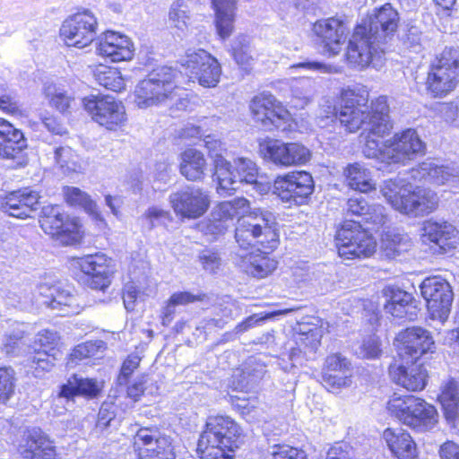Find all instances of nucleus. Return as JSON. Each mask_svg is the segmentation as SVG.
I'll use <instances>...</instances> for the list:
<instances>
[{
	"label": "nucleus",
	"mask_w": 459,
	"mask_h": 459,
	"mask_svg": "<svg viewBox=\"0 0 459 459\" xmlns=\"http://www.w3.org/2000/svg\"><path fill=\"white\" fill-rule=\"evenodd\" d=\"M368 125L369 133L365 135L363 147L367 158L377 159L388 164H405L424 152V143L413 129H407L390 140L381 142L393 128L385 97L376 100Z\"/></svg>",
	"instance_id": "f257e3e1"
},
{
	"label": "nucleus",
	"mask_w": 459,
	"mask_h": 459,
	"mask_svg": "<svg viewBox=\"0 0 459 459\" xmlns=\"http://www.w3.org/2000/svg\"><path fill=\"white\" fill-rule=\"evenodd\" d=\"M399 20L398 12L390 4L376 9L355 28L345 54L347 61L359 69L368 65L380 68L384 63L380 44L394 35Z\"/></svg>",
	"instance_id": "f03ea898"
},
{
	"label": "nucleus",
	"mask_w": 459,
	"mask_h": 459,
	"mask_svg": "<svg viewBox=\"0 0 459 459\" xmlns=\"http://www.w3.org/2000/svg\"><path fill=\"white\" fill-rule=\"evenodd\" d=\"M241 429L229 416H210L198 440L201 459H232L230 455L240 444Z\"/></svg>",
	"instance_id": "7ed1b4c3"
},
{
	"label": "nucleus",
	"mask_w": 459,
	"mask_h": 459,
	"mask_svg": "<svg viewBox=\"0 0 459 459\" xmlns=\"http://www.w3.org/2000/svg\"><path fill=\"white\" fill-rule=\"evenodd\" d=\"M275 217L266 210L255 209L238 219L235 239L239 251L259 245L265 250H274L279 244L275 230Z\"/></svg>",
	"instance_id": "20e7f679"
},
{
	"label": "nucleus",
	"mask_w": 459,
	"mask_h": 459,
	"mask_svg": "<svg viewBox=\"0 0 459 459\" xmlns=\"http://www.w3.org/2000/svg\"><path fill=\"white\" fill-rule=\"evenodd\" d=\"M178 73L163 66L142 80L134 90V102L140 108L167 104L179 97L177 85Z\"/></svg>",
	"instance_id": "39448f33"
},
{
	"label": "nucleus",
	"mask_w": 459,
	"mask_h": 459,
	"mask_svg": "<svg viewBox=\"0 0 459 459\" xmlns=\"http://www.w3.org/2000/svg\"><path fill=\"white\" fill-rule=\"evenodd\" d=\"M214 176L218 180V189L229 194L238 188V184L243 183L254 185L260 193L269 190L267 184L259 181L256 164L247 158L238 157L231 163L224 157L217 155Z\"/></svg>",
	"instance_id": "423d86ee"
},
{
	"label": "nucleus",
	"mask_w": 459,
	"mask_h": 459,
	"mask_svg": "<svg viewBox=\"0 0 459 459\" xmlns=\"http://www.w3.org/2000/svg\"><path fill=\"white\" fill-rule=\"evenodd\" d=\"M459 78V48H446L433 61L427 78V90L434 98L453 91Z\"/></svg>",
	"instance_id": "0eeeda50"
},
{
	"label": "nucleus",
	"mask_w": 459,
	"mask_h": 459,
	"mask_svg": "<svg viewBox=\"0 0 459 459\" xmlns=\"http://www.w3.org/2000/svg\"><path fill=\"white\" fill-rule=\"evenodd\" d=\"M338 254L345 259L369 257L377 250V241L360 221L347 220L335 236Z\"/></svg>",
	"instance_id": "6e6552de"
},
{
	"label": "nucleus",
	"mask_w": 459,
	"mask_h": 459,
	"mask_svg": "<svg viewBox=\"0 0 459 459\" xmlns=\"http://www.w3.org/2000/svg\"><path fill=\"white\" fill-rule=\"evenodd\" d=\"M368 99V94L365 91L361 93L351 89L342 91L340 108L335 113V117L346 132L355 133L366 125L367 134L369 133L368 124L376 100L372 102L369 110Z\"/></svg>",
	"instance_id": "1a4fd4ad"
},
{
	"label": "nucleus",
	"mask_w": 459,
	"mask_h": 459,
	"mask_svg": "<svg viewBox=\"0 0 459 459\" xmlns=\"http://www.w3.org/2000/svg\"><path fill=\"white\" fill-rule=\"evenodd\" d=\"M82 106L93 121L108 130H117L126 121L124 105L109 95L85 97Z\"/></svg>",
	"instance_id": "9d476101"
},
{
	"label": "nucleus",
	"mask_w": 459,
	"mask_h": 459,
	"mask_svg": "<svg viewBox=\"0 0 459 459\" xmlns=\"http://www.w3.org/2000/svg\"><path fill=\"white\" fill-rule=\"evenodd\" d=\"M98 21L89 10L78 12L65 19L60 28V36L68 47L83 48L97 34Z\"/></svg>",
	"instance_id": "9b49d317"
},
{
	"label": "nucleus",
	"mask_w": 459,
	"mask_h": 459,
	"mask_svg": "<svg viewBox=\"0 0 459 459\" xmlns=\"http://www.w3.org/2000/svg\"><path fill=\"white\" fill-rule=\"evenodd\" d=\"M394 345L399 358L405 361L418 360L436 350L430 332L420 326L408 327L401 331L395 337Z\"/></svg>",
	"instance_id": "f8f14e48"
},
{
	"label": "nucleus",
	"mask_w": 459,
	"mask_h": 459,
	"mask_svg": "<svg viewBox=\"0 0 459 459\" xmlns=\"http://www.w3.org/2000/svg\"><path fill=\"white\" fill-rule=\"evenodd\" d=\"M312 176L306 171H292L279 176L273 182V193L290 205H299L314 191Z\"/></svg>",
	"instance_id": "ddd939ff"
},
{
	"label": "nucleus",
	"mask_w": 459,
	"mask_h": 459,
	"mask_svg": "<svg viewBox=\"0 0 459 459\" xmlns=\"http://www.w3.org/2000/svg\"><path fill=\"white\" fill-rule=\"evenodd\" d=\"M185 73L192 79H196L200 85L206 88L215 87L221 74L217 59L204 49L187 52L182 60Z\"/></svg>",
	"instance_id": "4468645a"
},
{
	"label": "nucleus",
	"mask_w": 459,
	"mask_h": 459,
	"mask_svg": "<svg viewBox=\"0 0 459 459\" xmlns=\"http://www.w3.org/2000/svg\"><path fill=\"white\" fill-rule=\"evenodd\" d=\"M421 294L427 301L432 319L444 323L448 318L453 301V291L449 283L440 277H430L423 281Z\"/></svg>",
	"instance_id": "2eb2a0df"
},
{
	"label": "nucleus",
	"mask_w": 459,
	"mask_h": 459,
	"mask_svg": "<svg viewBox=\"0 0 459 459\" xmlns=\"http://www.w3.org/2000/svg\"><path fill=\"white\" fill-rule=\"evenodd\" d=\"M175 213L182 218L197 219L208 210L211 198L209 193L198 186H186L169 195Z\"/></svg>",
	"instance_id": "dca6fc26"
},
{
	"label": "nucleus",
	"mask_w": 459,
	"mask_h": 459,
	"mask_svg": "<svg viewBox=\"0 0 459 459\" xmlns=\"http://www.w3.org/2000/svg\"><path fill=\"white\" fill-rule=\"evenodd\" d=\"M139 459H175L170 438L156 429L142 428L134 437Z\"/></svg>",
	"instance_id": "f3484780"
},
{
	"label": "nucleus",
	"mask_w": 459,
	"mask_h": 459,
	"mask_svg": "<svg viewBox=\"0 0 459 459\" xmlns=\"http://www.w3.org/2000/svg\"><path fill=\"white\" fill-rule=\"evenodd\" d=\"M39 293L45 298L44 304L51 309L56 310L59 316H73L82 311V307L79 302V298L74 294L73 288L68 285L42 284L39 287Z\"/></svg>",
	"instance_id": "a211bd4d"
},
{
	"label": "nucleus",
	"mask_w": 459,
	"mask_h": 459,
	"mask_svg": "<svg viewBox=\"0 0 459 459\" xmlns=\"http://www.w3.org/2000/svg\"><path fill=\"white\" fill-rule=\"evenodd\" d=\"M96 52L111 62L129 61L134 55L132 39L121 33L107 30L97 39Z\"/></svg>",
	"instance_id": "6ab92c4d"
},
{
	"label": "nucleus",
	"mask_w": 459,
	"mask_h": 459,
	"mask_svg": "<svg viewBox=\"0 0 459 459\" xmlns=\"http://www.w3.org/2000/svg\"><path fill=\"white\" fill-rule=\"evenodd\" d=\"M76 265L85 274V281L90 288L104 290L109 286V259L106 255L96 253L79 257Z\"/></svg>",
	"instance_id": "aec40b11"
},
{
	"label": "nucleus",
	"mask_w": 459,
	"mask_h": 459,
	"mask_svg": "<svg viewBox=\"0 0 459 459\" xmlns=\"http://www.w3.org/2000/svg\"><path fill=\"white\" fill-rule=\"evenodd\" d=\"M39 195L30 188H22L0 197V210L10 216L24 219L38 210Z\"/></svg>",
	"instance_id": "412c9836"
},
{
	"label": "nucleus",
	"mask_w": 459,
	"mask_h": 459,
	"mask_svg": "<svg viewBox=\"0 0 459 459\" xmlns=\"http://www.w3.org/2000/svg\"><path fill=\"white\" fill-rule=\"evenodd\" d=\"M389 375L393 382L410 392L423 390L429 377L424 365L417 363V360L410 361L408 365L396 362L390 365Z\"/></svg>",
	"instance_id": "4be33fe9"
},
{
	"label": "nucleus",
	"mask_w": 459,
	"mask_h": 459,
	"mask_svg": "<svg viewBox=\"0 0 459 459\" xmlns=\"http://www.w3.org/2000/svg\"><path fill=\"white\" fill-rule=\"evenodd\" d=\"M314 31L322 39L325 51L335 56L341 51L342 45L346 40L349 28L344 19L331 17L316 22Z\"/></svg>",
	"instance_id": "5701e85b"
},
{
	"label": "nucleus",
	"mask_w": 459,
	"mask_h": 459,
	"mask_svg": "<svg viewBox=\"0 0 459 459\" xmlns=\"http://www.w3.org/2000/svg\"><path fill=\"white\" fill-rule=\"evenodd\" d=\"M411 178L434 185L456 184L459 192V166L438 165L432 160H427L411 171Z\"/></svg>",
	"instance_id": "b1692460"
},
{
	"label": "nucleus",
	"mask_w": 459,
	"mask_h": 459,
	"mask_svg": "<svg viewBox=\"0 0 459 459\" xmlns=\"http://www.w3.org/2000/svg\"><path fill=\"white\" fill-rule=\"evenodd\" d=\"M272 251L265 248L253 252L238 251L235 254L234 263L244 273L255 278H264L277 267V262L268 255Z\"/></svg>",
	"instance_id": "393cba45"
},
{
	"label": "nucleus",
	"mask_w": 459,
	"mask_h": 459,
	"mask_svg": "<svg viewBox=\"0 0 459 459\" xmlns=\"http://www.w3.org/2000/svg\"><path fill=\"white\" fill-rule=\"evenodd\" d=\"M438 198L436 193L428 188L411 186L405 204L400 203V208L407 215L423 216L432 212L437 207Z\"/></svg>",
	"instance_id": "a878e982"
},
{
	"label": "nucleus",
	"mask_w": 459,
	"mask_h": 459,
	"mask_svg": "<svg viewBox=\"0 0 459 459\" xmlns=\"http://www.w3.org/2000/svg\"><path fill=\"white\" fill-rule=\"evenodd\" d=\"M26 147V140L21 130L0 118V159H15Z\"/></svg>",
	"instance_id": "bb28decb"
},
{
	"label": "nucleus",
	"mask_w": 459,
	"mask_h": 459,
	"mask_svg": "<svg viewBox=\"0 0 459 459\" xmlns=\"http://www.w3.org/2000/svg\"><path fill=\"white\" fill-rule=\"evenodd\" d=\"M423 238L435 243L443 251L453 248L457 243V230L446 221H427L422 228Z\"/></svg>",
	"instance_id": "cd10ccee"
},
{
	"label": "nucleus",
	"mask_w": 459,
	"mask_h": 459,
	"mask_svg": "<svg viewBox=\"0 0 459 459\" xmlns=\"http://www.w3.org/2000/svg\"><path fill=\"white\" fill-rule=\"evenodd\" d=\"M383 436L388 447L398 459H417L416 444L409 433L401 429H387Z\"/></svg>",
	"instance_id": "c85d7f7f"
},
{
	"label": "nucleus",
	"mask_w": 459,
	"mask_h": 459,
	"mask_svg": "<svg viewBox=\"0 0 459 459\" xmlns=\"http://www.w3.org/2000/svg\"><path fill=\"white\" fill-rule=\"evenodd\" d=\"M102 388L103 383L100 381L74 375L69 377L66 384L62 385L59 397L68 400L76 395L94 398L101 392Z\"/></svg>",
	"instance_id": "c756f323"
},
{
	"label": "nucleus",
	"mask_w": 459,
	"mask_h": 459,
	"mask_svg": "<svg viewBox=\"0 0 459 459\" xmlns=\"http://www.w3.org/2000/svg\"><path fill=\"white\" fill-rule=\"evenodd\" d=\"M422 399L414 395L394 396L388 403L386 409L388 412L395 417L399 421L408 426L417 422V420L411 416L415 411L421 410Z\"/></svg>",
	"instance_id": "7c9ffc66"
},
{
	"label": "nucleus",
	"mask_w": 459,
	"mask_h": 459,
	"mask_svg": "<svg viewBox=\"0 0 459 459\" xmlns=\"http://www.w3.org/2000/svg\"><path fill=\"white\" fill-rule=\"evenodd\" d=\"M215 25L221 38H229L234 29L236 0H212Z\"/></svg>",
	"instance_id": "2f4dec72"
},
{
	"label": "nucleus",
	"mask_w": 459,
	"mask_h": 459,
	"mask_svg": "<svg viewBox=\"0 0 459 459\" xmlns=\"http://www.w3.org/2000/svg\"><path fill=\"white\" fill-rule=\"evenodd\" d=\"M343 176L347 186L356 191L368 193L376 188L371 171L359 162L349 164Z\"/></svg>",
	"instance_id": "473e14b6"
},
{
	"label": "nucleus",
	"mask_w": 459,
	"mask_h": 459,
	"mask_svg": "<svg viewBox=\"0 0 459 459\" xmlns=\"http://www.w3.org/2000/svg\"><path fill=\"white\" fill-rule=\"evenodd\" d=\"M411 186L403 179L396 178L385 180L380 186V192L394 210L403 212V209L400 208L399 204L400 203L405 204Z\"/></svg>",
	"instance_id": "72a5a7b5"
},
{
	"label": "nucleus",
	"mask_w": 459,
	"mask_h": 459,
	"mask_svg": "<svg viewBox=\"0 0 459 459\" xmlns=\"http://www.w3.org/2000/svg\"><path fill=\"white\" fill-rule=\"evenodd\" d=\"M205 168L206 160L201 152L188 149L182 153L180 172L186 179L191 181L202 179Z\"/></svg>",
	"instance_id": "f704fd0d"
},
{
	"label": "nucleus",
	"mask_w": 459,
	"mask_h": 459,
	"mask_svg": "<svg viewBox=\"0 0 459 459\" xmlns=\"http://www.w3.org/2000/svg\"><path fill=\"white\" fill-rule=\"evenodd\" d=\"M26 446L25 459H56V453L52 442L39 433L30 435Z\"/></svg>",
	"instance_id": "c9c22d12"
},
{
	"label": "nucleus",
	"mask_w": 459,
	"mask_h": 459,
	"mask_svg": "<svg viewBox=\"0 0 459 459\" xmlns=\"http://www.w3.org/2000/svg\"><path fill=\"white\" fill-rule=\"evenodd\" d=\"M236 216L235 208L228 202L218 204L211 213L207 230L213 235L223 234Z\"/></svg>",
	"instance_id": "e433bc0d"
},
{
	"label": "nucleus",
	"mask_w": 459,
	"mask_h": 459,
	"mask_svg": "<svg viewBox=\"0 0 459 459\" xmlns=\"http://www.w3.org/2000/svg\"><path fill=\"white\" fill-rule=\"evenodd\" d=\"M438 400L448 420H454L459 409V385L456 381L448 380L442 387Z\"/></svg>",
	"instance_id": "4c0bfd02"
},
{
	"label": "nucleus",
	"mask_w": 459,
	"mask_h": 459,
	"mask_svg": "<svg viewBox=\"0 0 459 459\" xmlns=\"http://www.w3.org/2000/svg\"><path fill=\"white\" fill-rule=\"evenodd\" d=\"M95 81L106 89L121 91L126 87L125 79L117 68L99 65L93 69Z\"/></svg>",
	"instance_id": "58836bf2"
},
{
	"label": "nucleus",
	"mask_w": 459,
	"mask_h": 459,
	"mask_svg": "<svg viewBox=\"0 0 459 459\" xmlns=\"http://www.w3.org/2000/svg\"><path fill=\"white\" fill-rule=\"evenodd\" d=\"M259 152L275 165L288 167L286 143L274 139L264 140L259 144Z\"/></svg>",
	"instance_id": "ea45409f"
},
{
	"label": "nucleus",
	"mask_w": 459,
	"mask_h": 459,
	"mask_svg": "<svg viewBox=\"0 0 459 459\" xmlns=\"http://www.w3.org/2000/svg\"><path fill=\"white\" fill-rule=\"evenodd\" d=\"M42 213L39 220L41 228L53 236L61 235L67 216L60 212L59 206L43 207Z\"/></svg>",
	"instance_id": "a19ab883"
},
{
	"label": "nucleus",
	"mask_w": 459,
	"mask_h": 459,
	"mask_svg": "<svg viewBox=\"0 0 459 459\" xmlns=\"http://www.w3.org/2000/svg\"><path fill=\"white\" fill-rule=\"evenodd\" d=\"M315 82L309 78L295 81L291 86L292 102L294 107L302 108L307 105L316 94Z\"/></svg>",
	"instance_id": "79ce46f5"
},
{
	"label": "nucleus",
	"mask_w": 459,
	"mask_h": 459,
	"mask_svg": "<svg viewBox=\"0 0 459 459\" xmlns=\"http://www.w3.org/2000/svg\"><path fill=\"white\" fill-rule=\"evenodd\" d=\"M420 407V405L418 406ZM420 409L413 413V418L417 420V422L413 421V424H408L409 427L418 431H427L431 429L437 422V413L434 406L427 403L422 400Z\"/></svg>",
	"instance_id": "37998d69"
},
{
	"label": "nucleus",
	"mask_w": 459,
	"mask_h": 459,
	"mask_svg": "<svg viewBox=\"0 0 459 459\" xmlns=\"http://www.w3.org/2000/svg\"><path fill=\"white\" fill-rule=\"evenodd\" d=\"M54 159L64 173L82 170L78 155L68 146L56 148L54 152Z\"/></svg>",
	"instance_id": "c03bdc74"
},
{
	"label": "nucleus",
	"mask_w": 459,
	"mask_h": 459,
	"mask_svg": "<svg viewBox=\"0 0 459 459\" xmlns=\"http://www.w3.org/2000/svg\"><path fill=\"white\" fill-rule=\"evenodd\" d=\"M290 119V112L281 102H278L266 111L264 119H255V121L260 122L262 126L268 130H271L273 127L285 130L286 127L284 125L288 123Z\"/></svg>",
	"instance_id": "a18cd8bd"
},
{
	"label": "nucleus",
	"mask_w": 459,
	"mask_h": 459,
	"mask_svg": "<svg viewBox=\"0 0 459 459\" xmlns=\"http://www.w3.org/2000/svg\"><path fill=\"white\" fill-rule=\"evenodd\" d=\"M49 105L60 113H70L74 104V98L65 91L55 86L48 87L46 91Z\"/></svg>",
	"instance_id": "49530a36"
},
{
	"label": "nucleus",
	"mask_w": 459,
	"mask_h": 459,
	"mask_svg": "<svg viewBox=\"0 0 459 459\" xmlns=\"http://www.w3.org/2000/svg\"><path fill=\"white\" fill-rule=\"evenodd\" d=\"M323 337V329L321 327L311 328L306 332L300 333L296 340L299 351L305 355L313 354L320 346Z\"/></svg>",
	"instance_id": "de8ad7c7"
},
{
	"label": "nucleus",
	"mask_w": 459,
	"mask_h": 459,
	"mask_svg": "<svg viewBox=\"0 0 459 459\" xmlns=\"http://www.w3.org/2000/svg\"><path fill=\"white\" fill-rule=\"evenodd\" d=\"M190 21L188 7L181 1L173 3L169 13L170 25L184 33L188 30Z\"/></svg>",
	"instance_id": "09e8293b"
},
{
	"label": "nucleus",
	"mask_w": 459,
	"mask_h": 459,
	"mask_svg": "<svg viewBox=\"0 0 459 459\" xmlns=\"http://www.w3.org/2000/svg\"><path fill=\"white\" fill-rule=\"evenodd\" d=\"M59 342V336L56 332L50 330H42L37 335L35 339V345L42 352L49 353L48 356H62V352L57 348Z\"/></svg>",
	"instance_id": "8fccbe9b"
},
{
	"label": "nucleus",
	"mask_w": 459,
	"mask_h": 459,
	"mask_svg": "<svg viewBox=\"0 0 459 459\" xmlns=\"http://www.w3.org/2000/svg\"><path fill=\"white\" fill-rule=\"evenodd\" d=\"M382 246L388 256H395L407 251L411 245L407 236L387 232L383 238Z\"/></svg>",
	"instance_id": "3c124183"
},
{
	"label": "nucleus",
	"mask_w": 459,
	"mask_h": 459,
	"mask_svg": "<svg viewBox=\"0 0 459 459\" xmlns=\"http://www.w3.org/2000/svg\"><path fill=\"white\" fill-rule=\"evenodd\" d=\"M49 353L36 350L33 356L30 358V368L36 377H41L46 372H49L55 366V362L60 359L61 356H48Z\"/></svg>",
	"instance_id": "603ef678"
},
{
	"label": "nucleus",
	"mask_w": 459,
	"mask_h": 459,
	"mask_svg": "<svg viewBox=\"0 0 459 459\" xmlns=\"http://www.w3.org/2000/svg\"><path fill=\"white\" fill-rule=\"evenodd\" d=\"M202 299L203 298L201 296L194 295L187 291L176 292L172 294L163 310V324H166V321L169 322L171 320L172 316L175 313L174 307L176 306L187 305Z\"/></svg>",
	"instance_id": "864d4df0"
},
{
	"label": "nucleus",
	"mask_w": 459,
	"mask_h": 459,
	"mask_svg": "<svg viewBox=\"0 0 459 459\" xmlns=\"http://www.w3.org/2000/svg\"><path fill=\"white\" fill-rule=\"evenodd\" d=\"M65 196L67 204L72 206H79L88 212H93L96 204L91 197L81 189L74 186H66L65 188Z\"/></svg>",
	"instance_id": "5fc2aeb1"
},
{
	"label": "nucleus",
	"mask_w": 459,
	"mask_h": 459,
	"mask_svg": "<svg viewBox=\"0 0 459 459\" xmlns=\"http://www.w3.org/2000/svg\"><path fill=\"white\" fill-rule=\"evenodd\" d=\"M278 102L279 101L272 94L264 93L254 97L250 104L254 119H264L266 111Z\"/></svg>",
	"instance_id": "6e6d98bb"
},
{
	"label": "nucleus",
	"mask_w": 459,
	"mask_h": 459,
	"mask_svg": "<svg viewBox=\"0 0 459 459\" xmlns=\"http://www.w3.org/2000/svg\"><path fill=\"white\" fill-rule=\"evenodd\" d=\"M15 386L14 371L11 368H0V402L5 403L13 394Z\"/></svg>",
	"instance_id": "4d7b16f0"
},
{
	"label": "nucleus",
	"mask_w": 459,
	"mask_h": 459,
	"mask_svg": "<svg viewBox=\"0 0 459 459\" xmlns=\"http://www.w3.org/2000/svg\"><path fill=\"white\" fill-rule=\"evenodd\" d=\"M388 221L387 214L385 212V207L380 204L377 205H369V211H368L363 218V220H359L360 224L362 222L371 224V227H368V230H377L380 227L384 226Z\"/></svg>",
	"instance_id": "13d9d810"
},
{
	"label": "nucleus",
	"mask_w": 459,
	"mask_h": 459,
	"mask_svg": "<svg viewBox=\"0 0 459 459\" xmlns=\"http://www.w3.org/2000/svg\"><path fill=\"white\" fill-rule=\"evenodd\" d=\"M286 144L288 149V167L293 165H303L310 160V151L304 145L298 143H290Z\"/></svg>",
	"instance_id": "bf43d9fd"
},
{
	"label": "nucleus",
	"mask_w": 459,
	"mask_h": 459,
	"mask_svg": "<svg viewBox=\"0 0 459 459\" xmlns=\"http://www.w3.org/2000/svg\"><path fill=\"white\" fill-rule=\"evenodd\" d=\"M103 344L104 343L101 341H97L95 342H87L78 344L71 352L70 359L72 361H77L96 356L99 350L103 347Z\"/></svg>",
	"instance_id": "052dcab7"
},
{
	"label": "nucleus",
	"mask_w": 459,
	"mask_h": 459,
	"mask_svg": "<svg viewBox=\"0 0 459 459\" xmlns=\"http://www.w3.org/2000/svg\"><path fill=\"white\" fill-rule=\"evenodd\" d=\"M62 230V234L57 237L66 238L65 241L67 245L77 243L82 238L81 224L77 218L66 217Z\"/></svg>",
	"instance_id": "680f3d73"
},
{
	"label": "nucleus",
	"mask_w": 459,
	"mask_h": 459,
	"mask_svg": "<svg viewBox=\"0 0 459 459\" xmlns=\"http://www.w3.org/2000/svg\"><path fill=\"white\" fill-rule=\"evenodd\" d=\"M272 449L273 459H308L305 451L288 445H276Z\"/></svg>",
	"instance_id": "e2e57ef3"
},
{
	"label": "nucleus",
	"mask_w": 459,
	"mask_h": 459,
	"mask_svg": "<svg viewBox=\"0 0 459 459\" xmlns=\"http://www.w3.org/2000/svg\"><path fill=\"white\" fill-rule=\"evenodd\" d=\"M287 312H288V310H285V311L279 310V311H276L273 313H267L264 316H261L259 314H254V315L248 316L247 318H246L241 323L238 324L235 327V332L237 333H244V332L249 330L250 328L259 325L260 323L265 321L266 319L273 318L276 315L285 314Z\"/></svg>",
	"instance_id": "0e129e2a"
},
{
	"label": "nucleus",
	"mask_w": 459,
	"mask_h": 459,
	"mask_svg": "<svg viewBox=\"0 0 459 459\" xmlns=\"http://www.w3.org/2000/svg\"><path fill=\"white\" fill-rule=\"evenodd\" d=\"M199 260L203 268L211 273H216L221 265L219 254L212 250H204L199 255Z\"/></svg>",
	"instance_id": "69168bd1"
},
{
	"label": "nucleus",
	"mask_w": 459,
	"mask_h": 459,
	"mask_svg": "<svg viewBox=\"0 0 459 459\" xmlns=\"http://www.w3.org/2000/svg\"><path fill=\"white\" fill-rule=\"evenodd\" d=\"M346 214L355 215L360 220H363L366 212L369 211V205L368 202L361 196L351 197L347 201L346 204Z\"/></svg>",
	"instance_id": "338daca9"
},
{
	"label": "nucleus",
	"mask_w": 459,
	"mask_h": 459,
	"mask_svg": "<svg viewBox=\"0 0 459 459\" xmlns=\"http://www.w3.org/2000/svg\"><path fill=\"white\" fill-rule=\"evenodd\" d=\"M351 375H331L322 373V381L325 387L329 391H334L343 386L350 385Z\"/></svg>",
	"instance_id": "774afa93"
}]
</instances>
